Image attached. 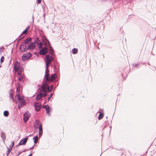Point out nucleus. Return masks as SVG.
Listing matches in <instances>:
<instances>
[{
	"label": "nucleus",
	"instance_id": "obj_19",
	"mask_svg": "<svg viewBox=\"0 0 156 156\" xmlns=\"http://www.w3.org/2000/svg\"><path fill=\"white\" fill-rule=\"evenodd\" d=\"M49 51L50 52V53L52 55H53V54L54 53V50L53 49L51 45H50V47H49Z\"/></svg>",
	"mask_w": 156,
	"mask_h": 156
},
{
	"label": "nucleus",
	"instance_id": "obj_7",
	"mask_svg": "<svg viewBox=\"0 0 156 156\" xmlns=\"http://www.w3.org/2000/svg\"><path fill=\"white\" fill-rule=\"evenodd\" d=\"M26 45L23 43L21 44L20 46V49L21 51L25 52L27 51V49Z\"/></svg>",
	"mask_w": 156,
	"mask_h": 156
},
{
	"label": "nucleus",
	"instance_id": "obj_46",
	"mask_svg": "<svg viewBox=\"0 0 156 156\" xmlns=\"http://www.w3.org/2000/svg\"><path fill=\"white\" fill-rule=\"evenodd\" d=\"M24 36L23 37H22L20 39H19L18 41H20L21 39L23 38H24Z\"/></svg>",
	"mask_w": 156,
	"mask_h": 156
},
{
	"label": "nucleus",
	"instance_id": "obj_18",
	"mask_svg": "<svg viewBox=\"0 0 156 156\" xmlns=\"http://www.w3.org/2000/svg\"><path fill=\"white\" fill-rule=\"evenodd\" d=\"M50 109H52L50 106H48L46 108V113L49 116H50Z\"/></svg>",
	"mask_w": 156,
	"mask_h": 156
},
{
	"label": "nucleus",
	"instance_id": "obj_28",
	"mask_svg": "<svg viewBox=\"0 0 156 156\" xmlns=\"http://www.w3.org/2000/svg\"><path fill=\"white\" fill-rule=\"evenodd\" d=\"M11 151V148H8L7 149V152L6 153L7 156H8L9 153Z\"/></svg>",
	"mask_w": 156,
	"mask_h": 156
},
{
	"label": "nucleus",
	"instance_id": "obj_30",
	"mask_svg": "<svg viewBox=\"0 0 156 156\" xmlns=\"http://www.w3.org/2000/svg\"><path fill=\"white\" fill-rule=\"evenodd\" d=\"M37 45H39L38 48L39 49H41L42 47V44L41 42H39Z\"/></svg>",
	"mask_w": 156,
	"mask_h": 156
},
{
	"label": "nucleus",
	"instance_id": "obj_3",
	"mask_svg": "<svg viewBox=\"0 0 156 156\" xmlns=\"http://www.w3.org/2000/svg\"><path fill=\"white\" fill-rule=\"evenodd\" d=\"M47 94L45 92L39 93L37 95L36 99L37 100H39L45 96Z\"/></svg>",
	"mask_w": 156,
	"mask_h": 156
},
{
	"label": "nucleus",
	"instance_id": "obj_11",
	"mask_svg": "<svg viewBox=\"0 0 156 156\" xmlns=\"http://www.w3.org/2000/svg\"><path fill=\"white\" fill-rule=\"evenodd\" d=\"M48 87V84L47 83H44L42 85V89L40 90V91H42L46 92V91L47 90Z\"/></svg>",
	"mask_w": 156,
	"mask_h": 156
},
{
	"label": "nucleus",
	"instance_id": "obj_16",
	"mask_svg": "<svg viewBox=\"0 0 156 156\" xmlns=\"http://www.w3.org/2000/svg\"><path fill=\"white\" fill-rule=\"evenodd\" d=\"M39 124L40 125L41 124L40 123V121L38 120H36V121L34 123V127L36 128H37L38 127V126Z\"/></svg>",
	"mask_w": 156,
	"mask_h": 156
},
{
	"label": "nucleus",
	"instance_id": "obj_13",
	"mask_svg": "<svg viewBox=\"0 0 156 156\" xmlns=\"http://www.w3.org/2000/svg\"><path fill=\"white\" fill-rule=\"evenodd\" d=\"M39 129V137L40 138L42 135L43 134V130L42 125L40 124L38 127Z\"/></svg>",
	"mask_w": 156,
	"mask_h": 156
},
{
	"label": "nucleus",
	"instance_id": "obj_32",
	"mask_svg": "<svg viewBox=\"0 0 156 156\" xmlns=\"http://www.w3.org/2000/svg\"><path fill=\"white\" fill-rule=\"evenodd\" d=\"M49 87H50V89H49V90H48V92L50 93L51 92L52 88H53V86L52 85H51L50 86H49Z\"/></svg>",
	"mask_w": 156,
	"mask_h": 156
},
{
	"label": "nucleus",
	"instance_id": "obj_44",
	"mask_svg": "<svg viewBox=\"0 0 156 156\" xmlns=\"http://www.w3.org/2000/svg\"><path fill=\"white\" fill-rule=\"evenodd\" d=\"M50 89V87H48V86L47 90H48H48H49V89Z\"/></svg>",
	"mask_w": 156,
	"mask_h": 156
},
{
	"label": "nucleus",
	"instance_id": "obj_45",
	"mask_svg": "<svg viewBox=\"0 0 156 156\" xmlns=\"http://www.w3.org/2000/svg\"><path fill=\"white\" fill-rule=\"evenodd\" d=\"M21 153V152H19V153L16 154L17 156H18Z\"/></svg>",
	"mask_w": 156,
	"mask_h": 156
},
{
	"label": "nucleus",
	"instance_id": "obj_36",
	"mask_svg": "<svg viewBox=\"0 0 156 156\" xmlns=\"http://www.w3.org/2000/svg\"><path fill=\"white\" fill-rule=\"evenodd\" d=\"M53 95V94H51L50 96L48 98V101H49V99L51 98V97Z\"/></svg>",
	"mask_w": 156,
	"mask_h": 156
},
{
	"label": "nucleus",
	"instance_id": "obj_6",
	"mask_svg": "<svg viewBox=\"0 0 156 156\" xmlns=\"http://www.w3.org/2000/svg\"><path fill=\"white\" fill-rule=\"evenodd\" d=\"M20 66V63L17 61H16L14 66V70L16 72L18 71Z\"/></svg>",
	"mask_w": 156,
	"mask_h": 156
},
{
	"label": "nucleus",
	"instance_id": "obj_20",
	"mask_svg": "<svg viewBox=\"0 0 156 156\" xmlns=\"http://www.w3.org/2000/svg\"><path fill=\"white\" fill-rule=\"evenodd\" d=\"M33 139L34 140V143L36 144L38 141V136H36L34 137H33Z\"/></svg>",
	"mask_w": 156,
	"mask_h": 156
},
{
	"label": "nucleus",
	"instance_id": "obj_35",
	"mask_svg": "<svg viewBox=\"0 0 156 156\" xmlns=\"http://www.w3.org/2000/svg\"><path fill=\"white\" fill-rule=\"evenodd\" d=\"M34 145H35V144H34V145H33V146H32V147H31V148H29L28 150H24V151H23L22 152H25V151H28V150H30V149H32L33 148V147H34Z\"/></svg>",
	"mask_w": 156,
	"mask_h": 156
},
{
	"label": "nucleus",
	"instance_id": "obj_40",
	"mask_svg": "<svg viewBox=\"0 0 156 156\" xmlns=\"http://www.w3.org/2000/svg\"><path fill=\"white\" fill-rule=\"evenodd\" d=\"M13 146L12 145H11L9 147H10L9 148H11V150H12V149Z\"/></svg>",
	"mask_w": 156,
	"mask_h": 156
},
{
	"label": "nucleus",
	"instance_id": "obj_5",
	"mask_svg": "<svg viewBox=\"0 0 156 156\" xmlns=\"http://www.w3.org/2000/svg\"><path fill=\"white\" fill-rule=\"evenodd\" d=\"M48 49L46 47H44L42 48L40 51V53L42 55H44L46 54L48 52Z\"/></svg>",
	"mask_w": 156,
	"mask_h": 156
},
{
	"label": "nucleus",
	"instance_id": "obj_39",
	"mask_svg": "<svg viewBox=\"0 0 156 156\" xmlns=\"http://www.w3.org/2000/svg\"><path fill=\"white\" fill-rule=\"evenodd\" d=\"M37 0L38 3V4H40V3H41V0Z\"/></svg>",
	"mask_w": 156,
	"mask_h": 156
},
{
	"label": "nucleus",
	"instance_id": "obj_9",
	"mask_svg": "<svg viewBox=\"0 0 156 156\" xmlns=\"http://www.w3.org/2000/svg\"><path fill=\"white\" fill-rule=\"evenodd\" d=\"M28 139V138L27 137H26L25 138L21 139L20 142L18 144V145H25Z\"/></svg>",
	"mask_w": 156,
	"mask_h": 156
},
{
	"label": "nucleus",
	"instance_id": "obj_47",
	"mask_svg": "<svg viewBox=\"0 0 156 156\" xmlns=\"http://www.w3.org/2000/svg\"><path fill=\"white\" fill-rule=\"evenodd\" d=\"M138 65V64H134V65H133V66H137V65Z\"/></svg>",
	"mask_w": 156,
	"mask_h": 156
},
{
	"label": "nucleus",
	"instance_id": "obj_33",
	"mask_svg": "<svg viewBox=\"0 0 156 156\" xmlns=\"http://www.w3.org/2000/svg\"><path fill=\"white\" fill-rule=\"evenodd\" d=\"M4 57L3 56L0 59V62L1 63H2L4 61Z\"/></svg>",
	"mask_w": 156,
	"mask_h": 156
},
{
	"label": "nucleus",
	"instance_id": "obj_49",
	"mask_svg": "<svg viewBox=\"0 0 156 156\" xmlns=\"http://www.w3.org/2000/svg\"><path fill=\"white\" fill-rule=\"evenodd\" d=\"M32 154H30L28 156H32Z\"/></svg>",
	"mask_w": 156,
	"mask_h": 156
},
{
	"label": "nucleus",
	"instance_id": "obj_10",
	"mask_svg": "<svg viewBox=\"0 0 156 156\" xmlns=\"http://www.w3.org/2000/svg\"><path fill=\"white\" fill-rule=\"evenodd\" d=\"M34 106L35 110L37 112L40 110L41 105V104L39 103H35Z\"/></svg>",
	"mask_w": 156,
	"mask_h": 156
},
{
	"label": "nucleus",
	"instance_id": "obj_26",
	"mask_svg": "<svg viewBox=\"0 0 156 156\" xmlns=\"http://www.w3.org/2000/svg\"><path fill=\"white\" fill-rule=\"evenodd\" d=\"M104 116L103 114L101 113H100L98 119L99 120L101 119Z\"/></svg>",
	"mask_w": 156,
	"mask_h": 156
},
{
	"label": "nucleus",
	"instance_id": "obj_34",
	"mask_svg": "<svg viewBox=\"0 0 156 156\" xmlns=\"http://www.w3.org/2000/svg\"><path fill=\"white\" fill-rule=\"evenodd\" d=\"M27 31L25 30H24L23 32L20 35V37L22 34H25L27 33Z\"/></svg>",
	"mask_w": 156,
	"mask_h": 156
},
{
	"label": "nucleus",
	"instance_id": "obj_31",
	"mask_svg": "<svg viewBox=\"0 0 156 156\" xmlns=\"http://www.w3.org/2000/svg\"><path fill=\"white\" fill-rule=\"evenodd\" d=\"M9 96H10V98L11 99H12V101L13 102H14L13 98V97H12V92H11L10 91V92H9Z\"/></svg>",
	"mask_w": 156,
	"mask_h": 156
},
{
	"label": "nucleus",
	"instance_id": "obj_27",
	"mask_svg": "<svg viewBox=\"0 0 156 156\" xmlns=\"http://www.w3.org/2000/svg\"><path fill=\"white\" fill-rule=\"evenodd\" d=\"M50 63L45 62L46 66V69H45V70H48V67H49V64Z\"/></svg>",
	"mask_w": 156,
	"mask_h": 156
},
{
	"label": "nucleus",
	"instance_id": "obj_41",
	"mask_svg": "<svg viewBox=\"0 0 156 156\" xmlns=\"http://www.w3.org/2000/svg\"><path fill=\"white\" fill-rule=\"evenodd\" d=\"M11 145L13 146H14V141H13V142H12V144Z\"/></svg>",
	"mask_w": 156,
	"mask_h": 156
},
{
	"label": "nucleus",
	"instance_id": "obj_22",
	"mask_svg": "<svg viewBox=\"0 0 156 156\" xmlns=\"http://www.w3.org/2000/svg\"><path fill=\"white\" fill-rule=\"evenodd\" d=\"M72 52L73 54H76L77 53L78 50L76 48H74L72 50Z\"/></svg>",
	"mask_w": 156,
	"mask_h": 156
},
{
	"label": "nucleus",
	"instance_id": "obj_17",
	"mask_svg": "<svg viewBox=\"0 0 156 156\" xmlns=\"http://www.w3.org/2000/svg\"><path fill=\"white\" fill-rule=\"evenodd\" d=\"M55 79V74H52L50 78H49V80H50L51 81L53 82L54 81V80Z\"/></svg>",
	"mask_w": 156,
	"mask_h": 156
},
{
	"label": "nucleus",
	"instance_id": "obj_25",
	"mask_svg": "<svg viewBox=\"0 0 156 156\" xmlns=\"http://www.w3.org/2000/svg\"><path fill=\"white\" fill-rule=\"evenodd\" d=\"M18 71L17 74L18 75H22V73L23 71V69H20Z\"/></svg>",
	"mask_w": 156,
	"mask_h": 156
},
{
	"label": "nucleus",
	"instance_id": "obj_1",
	"mask_svg": "<svg viewBox=\"0 0 156 156\" xmlns=\"http://www.w3.org/2000/svg\"><path fill=\"white\" fill-rule=\"evenodd\" d=\"M16 97H17V100H16V101L17 103H19L22 106L25 105V100L23 98L21 97L20 94H17Z\"/></svg>",
	"mask_w": 156,
	"mask_h": 156
},
{
	"label": "nucleus",
	"instance_id": "obj_12",
	"mask_svg": "<svg viewBox=\"0 0 156 156\" xmlns=\"http://www.w3.org/2000/svg\"><path fill=\"white\" fill-rule=\"evenodd\" d=\"M45 59V62L50 63L53 60V58L50 55H46Z\"/></svg>",
	"mask_w": 156,
	"mask_h": 156
},
{
	"label": "nucleus",
	"instance_id": "obj_43",
	"mask_svg": "<svg viewBox=\"0 0 156 156\" xmlns=\"http://www.w3.org/2000/svg\"><path fill=\"white\" fill-rule=\"evenodd\" d=\"M47 106V105H45V106H43V108H46V106Z\"/></svg>",
	"mask_w": 156,
	"mask_h": 156
},
{
	"label": "nucleus",
	"instance_id": "obj_21",
	"mask_svg": "<svg viewBox=\"0 0 156 156\" xmlns=\"http://www.w3.org/2000/svg\"><path fill=\"white\" fill-rule=\"evenodd\" d=\"M1 137L3 139V140H5V135L4 132H2L1 135Z\"/></svg>",
	"mask_w": 156,
	"mask_h": 156
},
{
	"label": "nucleus",
	"instance_id": "obj_2",
	"mask_svg": "<svg viewBox=\"0 0 156 156\" xmlns=\"http://www.w3.org/2000/svg\"><path fill=\"white\" fill-rule=\"evenodd\" d=\"M31 56V54L30 53L26 52L23 55L22 58L23 60L25 61L30 58Z\"/></svg>",
	"mask_w": 156,
	"mask_h": 156
},
{
	"label": "nucleus",
	"instance_id": "obj_52",
	"mask_svg": "<svg viewBox=\"0 0 156 156\" xmlns=\"http://www.w3.org/2000/svg\"><path fill=\"white\" fill-rule=\"evenodd\" d=\"M1 67V66H0V67Z\"/></svg>",
	"mask_w": 156,
	"mask_h": 156
},
{
	"label": "nucleus",
	"instance_id": "obj_24",
	"mask_svg": "<svg viewBox=\"0 0 156 156\" xmlns=\"http://www.w3.org/2000/svg\"><path fill=\"white\" fill-rule=\"evenodd\" d=\"M9 114V112L8 111H5L4 112L3 115L5 117H7Z\"/></svg>",
	"mask_w": 156,
	"mask_h": 156
},
{
	"label": "nucleus",
	"instance_id": "obj_4",
	"mask_svg": "<svg viewBox=\"0 0 156 156\" xmlns=\"http://www.w3.org/2000/svg\"><path fill=\"white\" fill-rule=\"evenodd\" d=\"M30 116V114L28 112H26L23 114V121L25 122H26Z\"/></svg>",
	"mask_w": 156,
	"mask_h": 156
},
{
	"label": "nucleus",
	"instance_id": "obj_15",
	"mask_svg": "<svg viewBox=\"0 0 156 156\" xmlns=\"http://www.w3.org/2000/svg\"><path fill=\"white\" fill-rule=\"evenodd\" d=\"M32 40V38L31 37H29L24 41L23 43L25 45L27 44L31 41Z\"/></svg>",
	"mask_w": 156,
	"mask_h": 156
},
{
	"label": "nucleus",
	"instance_id": "obj_37",
	"mask_svg": "<svg viewBox=\"0 0 156 156\" xmlns=\"http://www.w3.org/2000/svg\"><path fill=\"white\" fill-rule=\"evenodd\" d=\"M30 28V26H29L27 27V28L25 29L27 31H28V30Z\"/></svg>",
	"mask_w": 156,
	"mask_h": 156
},
{
	"label": "nucleus",
	"instance_id": "obj_51",
	"mask_svg": "<svg viewBox=\"0 0 156 156\" xmlns=\"http://www.w3.org/2000/svg\"><path fill=\"white\" fill-rule=\"evenodd\" d=\"M33 19L34 18V16H33Z\"/></svg>",
	"mask_w": 156,
	"mask_h": 156
},
{
	"label": "nucleus",
	"instance_id": "obj_48",
	"mask_svg": "<svg viewBox=\"0 0 156 156\" xmlns=\"http://www.w3.org/2000/svg\"><path fill=\"white\" fill-rule=\"evenodd\" d=\"M20 90V89H19L18 87L17 88V90L18 91V90Z\"/></svg>",
	"mask_w": 156,
	"mask_h": 156
},
{
	"label": "nucleus",
	"instance_id": "obj_50",
	"mask_svg": "<svg viewBox=\"0 0 156 156\" xmlns=\"http://www.w3.org/2000/svg\"><path fill=\"white\" fill-rule=\"evenodd\" d=\"M43 7H44V6Z\"/></svg>",
	"mask_w": 156,
	"mask_h": 156
},
{
	"label": "nucleus",
	"instance_id": "obj_38",
	"mask_svg": "<svg viewBox=\"0 0 156 156\" xmlns=\"http://www.w3.org/2000/svg\"><path fill=\"white\" fill-rule=\"evenodd\" d=\"M23 107L22 105H20V104H19L18 105V108L19 109H20V108Z\"/></svg>",
	"mask_w": 156,
	"mask_h": 156
},
{
	"label": "nucleus",
	"instance_id": "obj_23",
	"mask_svg": "<svg viewBox=\"0 0 156 156\" xmlns=\"http://www.w3.org/2000/svg\"><path fill=\"white\" fill-rule=\"evenodd\" d=\"M39 41V38L38 37H36L35 40L34 41V42H33L34 43V44H38L39 43H38Z\"/></svg>",
	"mask_w": 156,
	"mask_h": 156
},
{
	"label": "nucleus",
	"instance_id": "obj_14",
	"mask_svg": "<svg viewBox=\"0 0 156 156\" xmlns=\"http://www.w3.org/2000/svg\"><path fill=\"white\" fill-rule=\"evenodd\" d=\"M49 70H45L44 76L46 79V81L49 80Z\"/></svg>",
	"mask_w": 156,
	"mask_h": 156
},
{
	"label": "nucleus",
	"instance_id": "obj_8",
	"mask_svg": "<svg viewBox=\"0 0 156 156\" xmlns=\"http://www.w3.org/2000/svg\"><path fill=\"white\" fill-rule=\"evenodd\" d=\"M36 47V45L34 43H30V44L28 45L27 49V50H33Z\"/></svg>",
	"mask_w": 156,
	"mask_h": 156
},
{
	"label": "nucleus",
	"instance_id": "obj_42",
	"mask_svg": "<svg viewBox=\"0 0 156 156\" xmlns=\"http://www.w3.org/2000/svg\"><path fill=\"white\" fill-rule=\"evenodd\" d=\"M47 42L48 43V45L50 46V42H49V41L48 40L47 41Z\"/></svg>",
	"mask_w": 156,
	"mask_h": 156
},
{
	"label": "nucleus",
	"instance_id": "obj_29",
	"mask_svg": "<svg viewBox=\"0 0 156 156\" xmlns=\"http://www.w3.org/2000/svg\"><path fill=\"white\" fill-rule=\"evenodd\" d=\"M19 76L18 80L20 81H21L23 79V76L22 75H20Z\"/></svg>",
	"mask_w": 156,
	"mask_h": 156
}]
</instances>
